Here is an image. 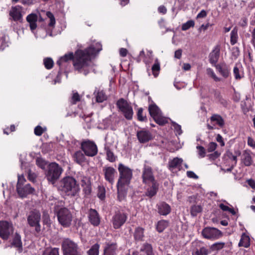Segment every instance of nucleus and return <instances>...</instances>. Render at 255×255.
<instances>
[{"label":"nucleus","mask_w":255,"mask_h":255,"mask_svg":"<svg viewBox=\"0 0 255 255\" xmlns=\"http://www.w3.org/2000/svg\"><path fill=\"white\" fill-rule=\"evenodd\" d=\"M153 119L157 124L160 126H163L168 122L166 119L159 117V115L154 118Z\"/></svg>","instance_id":"nucleus-48"},{"label":"nucleus","mask_w":255,"mask_h":255,"mask_svg":"<svg viewBox=\"0 0 255 255\" xmlns=\"http://www.w3.org/2000/svg\"><path fill=\"white\" fill-rule=\"evenodd\" d=\"M157 212L160 215L166 216L171 212L170 206L165 202H161L156 205Z\"/></svg>","instance_id":"nucleus-25"},{"label":"nucleus","mask_w":255,"mask_h":255,"mask_svg":"<svg viewBox=\"0 0 255 255\" xmlns=\"http://www.w3.org/2000/svg\"><path fill=\"white\" fill-rule=\"evenodd\" d=\"M216 71L224 78H228L231 75V68L225 62H221L214 66Z\"/></svg>","instance_id":"nucleus-17"},{"label":"nucleus","mask_w":255,"mask_h":255,"mask_svg":"<svg viewBox=\"0 0 255 255\" xmlns=\"http://www.w3.org/2000/svg\"><path fill=\"white\" fill-rule=\"evenodd\" d=\"M25 182V179L23 176H18V181L16 185V188L18 187V185H19V186H22L24 185L23 184Z\"/></svg>","instance_id":"nucleus-61"},{"label":"nucleus","mask_w":255,"mask_h":255,"mask_svg":"<svg viewBox=\"0 0 255 255\" xmlns=\"http://www.w3.org/2000/svg\"><path fill=\"white\" fill-rule=\"evenodd\" d=\"M187 175L188 177L194 179H197L198 178V176L192 171H188L187 172Z\"/></svg>","instance_id":"nucleus-64"},{"label":"nucleus","mask_w":255,"mask_h":255,"mask_svg":"<svg viewBox=\"0 0 255 255\" xmlns=\"http://www.w3.org/2000/svg\"><path fill=\"white\" fill-rule=\"evenodd\" d=\"M253 153L249 149L243 151L241 155V163L245 166H250L253 165L254 160L252 155Z\"/></svg>","instance_id":"nucleus-18"},{"label":"nucleus","mask_w":255,"mask_h":255,"mask_svg":"<svg viewBox=\"0 0 255 255\" xmlns=\"http://www.w3.org/2000/svg\"><path fill=\"white\" fill-rule=\"evenodd\" d=\"M7 46L4 36L0 35V50H3Z\"/></svg>","instance_id":"nucleus-53"},{"label":"nucleus","mask_w":255,"mask_h":255,"mask_svg":"<svg viewBox=\"0 0 255 255\" xmlns=\"http://www.w3.org/2000/svg\"><path fill=\"white\" fill-rule=\"evenodd\" d=\"M36 165L41 169H44L46 165V161L42 158L38 157L36 159Z\"/></svg>","instance_id":"nucleus-50"},{"label":"nucleus","mask_w":255,"mask_h":255,"mask_svg":"<svg viewBox=\"0 0 255 255\" xmlns=\"http://www.w3.org/2000/svg\"><path fill=\"white\" fill-rule=\"evenodd\" d=\"M54 211L59 224L63 228H69L72 225L73 215L69 209L66 207L60 208L58 204H55Z\"/></svg>","instance_id":"nucleus-3"},{"label":"nucleus","mask_w":255,"mask_h":255,"mask_svg":"<svg viewBox=\"0 0 255 255\" xmlns=\"http://www.w3.org/2000/svg\"><path fill=\"white\" fill-rule=\"evenodd\" d=\"M117 108L128 120L132 119L133 111L131 105L123 98L120 99L116 103Z\"/></svg>","instance_id":"nucleus-7"},{"label":"nucleus","mask_w":255,"mask_h":255,"mask_svg":"<svg viewBox=\"0 0 255 255\" xmlns=\"http://www.w3.org/2000/svg\"><path fill=\"white\" fill-rule=\"evenodd\" d=\"M197 149H198V154L199 157L200 158H203L206 155V151L204 147L201 145H198L197 146Z\"/></svg>","instance_id":"nucleus-52"},{"label":"nucleus","mask_w":255,"mask_h":255,"mask_svg":"<svg viewBox=\"0 0 255 255\" xmlns=\"http://www.w3.org/2000/svg\"><path fill=\"white\" fill-rule=\"evenodd\" d=\"M11 244L12 246L17 249L19 252L21 253L22 251V245L21 240V237L17 233H15L14 235Z\"/></svg>","instance_id":"nucleus-28"},{"label":"nucleus","mask_w":255,"mask_h":255,"mask_svg":"<svg viewBox=\"0 0 255 255\" xmlns=\"http://www.w3.org/2000/svg\"><path fill=\"white\" fill-rule=\"evenodd\" d=\"M217 146V144L216 142H210L208 146L207 150L208 152H212L214 151Z\"/></svg>","instance_id":"nucleus-59"},{"label":"nucleus","mask_w":255,"mask_h":255,"mask_svg":"<svg viewBox=\"0 0 255 255\" xmlns=\"http://www.w3.org/2000/svg\"><path fill=\"white\" fill-rule=\"evenodd\" d=\"M98 197L101 200H104L105 198V189L103 187H99L98 189V193L97 194Z\"/></svg>","instance_id":"nucleus-56"},{"label":"nucleus","mask_w":255,"mask_h":255,"mask_svg":"<svg viewBox=\"0 0 255 255\" xmlns=\"http://www.w3.org/2000/svg\"><path fill=\"white\" fill-rule=\"evenodd\" d=\"M46 15L50 20L48 25L51 27L54 26L55 24V19L54 15L50 11L47 12Z\"/></svg>","instance_id":"nucleus-51"},{"label":"nucleus","mask_w":255,"mask_h":255,"mask_svg":"<svg viewBox=\"0 0 255 255\" xmlns=\"http://www.w3.org/2000/svg\"><path fill=\"white\" fill-rule=\"evenodd\" d=\"M219 206L220 208L223 211H228L231 213L233 215H235L236 214V211L233 208H231L223 203L220 204Z\"/></svg>","instance_id":"nucleus-47"},{"label":"nucleus","mask_w":255,"mask_h":255,"mask_svg":"<svg viewBox=\"0 0 255 255\" xmlns=\"http://www.w3.org/2000/svg\"><path fill=\"white\" fill-rule=\"evenodd\" d=\"M141 179L142 183L144 184H149V182L157 181L154 177L152 168L146 164L143 165L142 168Z\"/></svg>","instance_id":"nucleus-13"},{"label":"nucleus","mask_w":255,"mask_h":255,"mask_svg":"<svg viewBox=\"0 0 255 255\" xmlns=\"http://www.w3.org/2000/svg\"><path fill=\"white\" fill-rule=\"evenodd\" d=\"M44 129L41 126H37L34 128V134L37 136H40L44 132Z\"/></svg>","instance_id":"nucleus-58"},{"label":"nucleus","mask_w":255,"mask_h":255,"mask_svg":"<svg viewBox=\"0 0 255 255\" xmlns=\"http://www.w3.org/2000/svg\"><path fill=\"white\" fill-rule=\"evenodd\" d=\"M127 219L128 214L123 211L115 212L111 219L113 228L115 229H120L126 223Z\"/></svg>","instance_id":"nucleus-9"},{"label":"nucleus","mask_w":255,"mask_h":255,"mask_svg":"<svg viewBox=\"0 0 255 255\" xmlns=\"http://www.w3.org/2000/svg\"><path fill=\"white\" fill-rule=\"evenodd\" d=\"M226 247V243L224 242H218L211 245L209 248L210 252H218Z\"/></svg>","instance_id":"nucleus-32"},{"label":"nucleus","mask_w":255,"mask_h":255,"mask_svg":"<svg viewBox=\"0 0 255 255\" xmlns=\"http://www.w3.org/2000/svg\"><path fill=\"white\" fill-rule=\"evenodd\" d=\"M152 71L153 72V75L156 76V74L155 72H158L160 70V65L158 63H154L152 67Z\"/></svg>","instance_id":"nucleus-60"},{"label":"nucleus","mask_w":255,"mask_h":255,"mask_svg":"<svg viewBox=\"0 0 255 255\" xmlns=\"http://www.w3.org/2000/svg\"><path fill=\"white\" fill-rule=\"evenodd\" d=\"M137 138L140 143H144L149 141L152 138L151 132L145 129H142L137 131Z\"/></svg>","instance_id":"nucleus-19"},{"label":"nucleus","mask_w":255,"mask_h":255,"mask_svg":"<svg viewBox=\"0 0 255 255\" xmlns=\"http://www.w3.org/2000/svg\"><path fill=\"white\" fill-rule=\"evenodd\" d=\"M102 49V46L99 42L91 45L84 50H77L75 54L69 52L61 57L56 62L60 67L71 60H73V66L75 70L83 73L85 76L89 73V66L91 59Z\"/></svg>","instance_id":"nucleus-1"},{"label":"nucleus","mask_w":255,"mask_h":255,"mask_svg":"<svg viewBox=\"0 0 255 255\" xmlns=\"http://www.w3.org/2000/svg\"><path fill=\"white\" fill-rule=\"evenodd\" d=\"M42 255H59V249L54 248L50 251H46L43 253Z\"/></svg>","instance_id":"nucleus-54"},{"label":"nucleus","mask_w":255,"mask_h":255,"mask_svg":"<svg viewBox=\"0 0 255 255\" xmlns=\"http://www.w3.org/2000/svg\"><path fill=\"white\" fill-rule=\"evenodd\" d=\"M207 74L208 76H210L212 78L215 82H220L221 81V78L218 77L213 69L210 68H208L207 69Z\"/></svg>","instance_id":"nucleus-45"},{"label":"nucleus","mask_w":255,"mask_h":255,"mask_svg":"<svg viewBox=\"0 0 255 255\" xmlns=\"http://www.w3.org/2000/svg\"><path fill=\"white\" fill-rule=\"evenodd\" d=\"M119 177L117 183L118 199L122 201L126 197L127 186H128L133 176L132 170L122 163L119 164Z\"/></svg>","instance_id":"nucleus-2"},{"label":"nucleus","mask_w":255,"mask_h":255,"mask_svg":"<svg viewBox=\"0 0 255 255\" xmlns=\"http://www.w3.org/2000/svg\"><path fill=\"white\" fill-rule=\"evenodd\" d=\"M248 144L253 148H255V141L251 137H249L248 138Z\"/></svg>","instance_id":"nucleus-63"},{"label":"nucleus","mask_w":255,"mask_h":255,"mask_svg":"<svg viewBox=\"0 0 255 255\" xmlns=\"http://www.w3.org/2000/svg\"><path fill=\"white\" fill-rule=\"evenodd\" d=\"M73 158L74 161L79 164H82L85 160L84 154L80 150L74 153Z\"/></svg>","instance_id":"nucleus-33"},{"label":"nucleus","mask_w":255,"mask_h":255,"mask_svg":"<svg viewBox=\"0 0 255 255\" xmlns=\"http://www.w3.org/2000/svg\"><path fill=\"white\" fill-rule=\"evenodd\" d=\"M43 224L48 226L50 225L51 222L49 215L44 212L43 214Z\"/></svg>","instance_id":"nucleus-55"},{"label":"nucleus","mask_w":255,"mask_h":255,"mask_svg":"<svg viewBox=\"0 0 255 255\" xmlns=\"http://www.w3.org/2000/svg\"><path fill=\"white\" fill-rule=\"evenodd\" d=\"M100 245L98 243L93 245L87 251V255H99Z\"/></svg>","instance_id":"nucleus-37"},{"label":"nucleus","mask_w":255,"mask_h":255,"mask_svg":"<svg viewBox=\"0 0 255 255\" xmlns=\"http://www.w3.org/2000/svg\"><path fill=\"white\" fill-rule=\"evenodd\" d=\"M210 250L205 247H201L199 249H196L194 251V255H208L210 253Z\"/></svg>","instance_id":"nucleus-38"},{"label":"nucleus","mask_w":255,"mask_h":255,"mask_svg":"<svg viewBox=\"0 0 255 255\" xmlns=\"http://www.w3.org/2000/svg\"><path fill=\"white\" fill-rule=\"evenodd\" d=\"M22 7L19 5L12 6L9 11V19L14 21L22 22Z\"/></svg>","instance_id":"nucleus-15"},{"label":"nucleus","mask_w":255,"mask_h":255,"mask_svg":"<svg viewBox=\"0 0 255 255\" xmlns=\"http://www.w3.org/2000/svg\"><path fill=\"white\" fill-rule=\"evenodd\" d=\"M41 214L36 210L29 212L27 216V223L31 227H34L33 234L35 236L38 237L41 233Z\"/></svg>","instance_id":"nucleus-5"},{"label":"nucleus","mask_w":255,"mask_h":255,"mask_svg":"<svg viewBox=\"0 0 255 255\" xmlns=\"http://www.w3.org/2000/svg\"><path fill=\"white\" fill-rule=\"evenodd\" d=\"M118 250V245L116 242L106 243L103 255H116Z\"/></svg>","instance_id":"nucleus-20"},{"label":"nucleus","mask_w":255,"mask_h":255,"mask_svg":"<svg viewBox=\"0 0 255 255\" xmlns=\"http://www.w3.org/2000/svg\"><path fill=\"white\" fill-rule=\"evenodd\" d=\"M62 248L64 255H81L78 251L77 245L69 239H65L62 242Z\"/></svg>","instance_id":"nucleus-8"},{"label":"nucleus","mask_w":255,"mask_h":255,"mask_svg":"<svg viewBox=\"0 0 255 255\" xmlns=\"http://www.w3.org/2000/svg\"><path fill=\"white\" fill-rule=\"evenodd\" d=\"M183 162V159L178 157H175L168 162V168L170 170L179 168Z\"/></svg>","instance_id":"nucleus-30"},{"label":"nucleus","mask_w":255,"mask_h":255,"mask_svg":"<svg viewBox=\"0 0 255 255\" xmlns=\"http://www.w3.org/2000/svg\"><path fill=\"white\" fill-rule=\"evenodd\" d=\"M38 19V15L36 13H31L28 14L26 20L29 24L30 29L33 31L37 27V21Z\"/></svg>","instance_id":"nucleus-24"},{"label":"nucleus","mask_w":255,"mask_h":255,"mask_svg":"<svg viewBox=\"0 0 255 255\" xmlns=\"http://www.w3.org/2000/svg\"><path fill=\"white\" fill-rule=\"evenodd\" d=\"M105 149L106 151L107 159L111 162H114L116 160V157L114 153L110 150L109 147H105Z\"/></svg>","instance_id":"nucleus-42"},{"label":"nucleus","mask_w":255,"mask_h":255,"mask_svg":"<svg viewBox=\"0 0 255 255\" xmlns=\"http://www.w3.org/2000/svg\"><path fill=\"white\" fill-rule=\"evenodd\" d=\"M143 111L142 108H139L137 112V120L140 122H146L147 120L146 115L143 114Z\"/></svg>","instance_id":"nucleus-43"},{"label":"nucleus","mask_w":255,"mask_h":255,"mask_svg":"<svg viewBox=\"0 0 255 255\" xmlns=\"http://www.w3.org/2000/svg\"><path fill=\"white\" fill-rule=\"evenodd\" d=\"M225 155L227 156L229 159L234 161V164H235V165H237L238 161L237 156L234 155L232 152L228 150L226 152Z\"/></svg>","instance_id":"nucleus-49"},{"label":"nucleus","mask_w":255,"mask_h":255,"mask_svg":"<svg viewBox=\"0 0 255 255\" xmlns=\"http://www.w3.org/2000/svg\"><path fill=\"white\" fill-rule=\"evenodd\" d=\"M169 225V222L162 220L158 221L156 225V230L159 233H162Z\"/></svg>","instance_id":"nucleus-35"},{"label":"nucleus","mask_w":255,"mask_h":255,"mask_svg":"<svg viewBox=\"0 0 255 255\" xmlns=\"http://www.w3.org/2000/svg\"><path fill=\"white\" fill-rule=\"evenodd\" d=\"M220 54V48L219 45H216L209 54V58L210 63L215 66L217 65Z\"/></svg>","instance_id":"nucleus-22"},{"label":"nucleus","mask_w":255,"mask_h":255,"mask_svg":"<svg viewBox=\"0 0 255 255\" xmlns=\"http://www.w3.org/2000/svg\"><path fill=\"white\" fill-rule=\"evenodd\" d=\"M105 179L111 185L115 182V178L117 174L116 170L112 166H105L103 168Z\"/></svg>","instance_id":"nucleus-14"},{"label":"nucleus","mask_w":255,"mask_h":255,"mask_svg":"<svg viewBox=\"0 0 255 255\" xmlns=\"http://www.w3.org/2000/svg\"><path fill=\"white\" fill-rule=\"evenodd\" d=\"M94 95L97 103H102L107 99V96L103 90L96 88L94 92Z\"/></svg>","instance_id":"nucleus-26"},{"label":"nucleus","mask_w":255,"mask_h":255,"mask_svg":"<svg viewBox=\"0 0 255 255\" xmlns=\"http://www.w3.org/2000/svg\"><path fill=\"white\" fill-rule=\"evenodd\" d=\"M148 111L150 115L153 118L157 117L159 114V109L155 104L150 105L148 107Z\"/></svg>","instance_id":"nucleus-36"},{"label":"nucleus","mask_w":255,"mask_h":255,"mask_svg":"<svg viewBox=\"0 0 255 255\" xmlns=\"http://www.w3.org/2000/svg\"><path fill=\"white\" fill-rule=\"evenodd\" d=\"M81 149L86 155L93 157L98 152V148L94 142L87 140L82 142Z\"/></svg>","instance_id":"nucleus-12"},{"label":"nucleus","mask_w":255,"mask_h":255,"mask_svg":"<svg viewBox=\"0 0 255 255\" xmlns=\"http://www.w3.org/2000/svg\"><path fill=\"white\" fill-rule=\"evenodd\" d=\"M233 74L237 80L241 79L244 77L242 66L239 64H236L233 69Z\"/></svg>","instance_id":"nucleus-29"},{"label":"nucleus","mask_w":255,"mask_h":255,"mask_svg":"<svg viewBox=\"0 0 255 255\" xmlns=\"http://www.w3.org/2000/svg\"><path fill=\"white\" fill-rule=\"evenodd\" d=\"M62 190L67 195L74 197L76 196L79 191L80 187L75 178L70 176L64 177L61 181Z\"/></svg>","instance_id":"nucleus-4"},{"label":"nucleus","mask_w":255,"mask_h":255,"mask_svg":"<svg viewBox=\"0 0 255 255\" xmlns=\"http://www.w3.org/2000/svg\"><path fill=\"white\" fill-rule=\"evenodd\" d=\"M210 120L212 122H215L216 125L220 128H223L225 125V121L223 118L218 114H213L210 117Z\"/></svg>","instance_id":"nucleus-31"},{"label":"nucleus","mask_w":255,"mask_h":255,"mask_svg":"<svg viewBox=\"0 0 255 255\" xmlns=\"http://www.w3.org/2000/svg\"><path fill=\"white\" fill-rule=\"evenodd\" d=\"M17 193L21 197H25L27 195L32 194L35 189L32 187L29 184H26L25 185L19 186L16 188Z\"/></svg>","instance_id":"nucleus-21"},{"label":"nucleus","mask_w":255,"mask_h":255,"mask_svg":"<svg viewBox=\"0 0 255 255\" xmlns=\"http://www.w3.org/2000/svg\"><path fill=\"white\" fill-rule=\"evenodd\" d=\"M81 100V97L77 92L73 91L72 95L70 99L69 100V102L71 105H75L78 102H80Z\"/></svg>","instance_id":"nucleus-41"},{"label":"nucleus","mask_w":255,"mask_h":255,"mask_svg":"<svg viewBox=\"0 0 255 255\" xmlns=\"http://www.w3.org/2000/svg\"><path fill=\"white\" fill-rule=\"evenodd\" d=\"M14 228L12 223L7 221H0V237L6 240L13 234Z\"/></svg>","instance_id":"nucleus-10"},{"label":"nucleus","mask_w":255,"mask_h":255,"mask_svg":"<svg viewBox=\"0 0 255 255\" xmlns=\"http://www.w3.org/2000/svg\"><path fill=\"white\" fill-rule=\"evenodd\" d=\"M63 170L56 163L52 162L48 166L46 174L47 179L51 183L54 184L59 179Z\"/></svg>","instance_id":"nucleus-6"},{"label":"nucleus","mask_w":255,"mask_h":255,"mask_svg":"<svg viewBox=\"0 0 255 255\" xmlns=\"http://www.w3.org/2000/svg\"><path fill=\"white\" fill-rule=\"evenodd\" d=\"M140 252L143 253L145 255H155L152 245L147 243H144L142 245L140 249Z\"/></svg>","instance_id":"nucleus-27"},{"label":"nucleus","mask_w":255,"mask_h":255,"mask_svg":"<svg viewBox=\"0 0 255 255\" xmlns=\"http://www.w3.org/2000/svg\"><path fill=\"white\" fill-rule=\"evenodd\" d=\"M144 229L141 227H137L135 229L134 233V238L136 241H142L143 240Z\"/></svg>","instance_id":"nucleus-34"},{"label":"nucleus","mask_w":255,"mask_h":255,"mask_svg":"<svg viewBox=\"0 0 255 255\" xmlns=\"http://www.w3.org/2000/svg\"><path fill=\"white\" fill-rule=\"evenodd\" d=\"M238 38V30L235 27L231 32L230 42L231 45H234L237 42Z\"/></svg>","instance_id":"nucleus-39"},{"label":"nucleus","mask_w":255,"mask_h":255,"mask_svg":"<svg viewBox=\"0 0 255 255\" xmlns=\"http://www.w3.org/2000/svg\"><path fill=\"white\" fill-rule=\"evenodd\" d=\"M216 139L217 141L220 143L221 146H224L225 145V142L223 140V138L220 134H217Z\"/></svg>","instance_id":"nucleus-62"},{"label":"nucleus","mask_w":255,"mask_h":255,"mask_svg":"<svg viewBox=\"0 0 255 255\" xmlns=\"http://www.w3.org/2000/svg\"><path fill=\"white\" fill-rule=\"evenodd\" d=\"M202 235L204 238L213 241L222 237L223 233L217 228L206 227L202 230Z\"/></svg>","instance_id":"nucleus-11"},{"label":"nucleus","mask_w":255,"mask_h":255,"mask_svg":"<svg viewBox=\"0 0 255 255\" xmlns=\"http://www.w3.org/2000/svg\"><path fill=\"white\" fill-rule=\"evenodd\" d=\"M88 218L90 223L94 226H98L100 223V218L95 209H90L88 212Z\"/></svg>","instance_id":"nucleus-23"},{"label":"nucleus","mask_w":255,"mask_h":255,"mask_svg":"<svg viewBox=\"0 0 255 255\" xmlns=\"http://www.w3.org/2000/svg\"><path fill=\"white\" fill-rule=\"evenodd\" d=\"M43 64L45 68L49 70L53 68L54 62L52 58L47 57L43 59Z\"/></svg>","instance_id":"nucleus-44"},{"label":"nucleus","mask_w":255,"mask_h":255,"mask_svg":"<svg viewBox=\"0 0 255 255\" xmlns=\"http://www.w3.org/2000/svg\"><path fill=\"white\" fill-rule=\"evenodd\" d=\"M202 211V207L200 205H193L191 207L190 213L191 215L193 216H196L197 215L201 213Z\"/></svg>","instance_id":"nucleus-40"},{"label":"nucleus","mask_w":255,"mask_h":255,"mask_svg":"<svg viewBox=\"0 0 255 255\" xmlns=\"http://www.w3.org/2000/svg\"><path fill=\"white\" fill-rule=\"evenodd\" d=\"M173 126L174 128V132L176 133V134L180 135L182 133V130L181 129V127L180 125L174 123L173 124Z\"/></svg>","instance_id":"nucleus-57"},{"label":"nucleus","mask_w":255,"mask_h":255,"mask_svg":"<svg viewBox=\"0 0 255 255\" xmlns=\"http://www.w3.org/2000/svg\"><path fill=\"white\" fill-rule=\"evenodd\" d=\"M194 25V21L193 20H190L182 24L181 29L182 30L185 31L189 29L191 27H193Z\"/></svg>","instance_id":"nucleus-46"},{"label":"nucleus","mask_w":255,"mask_h":255,"mask_svg":"<svg viewBox=\"0 0 255 255\" xmlns=\"http://www.w3.org/2000/svg\"><path fill=\"white\" fill-rule=\"evenodd\" d=\"M145 192V195L149 197L152 198L157 193L159 189V183L157 181L149 182V184H144Z\"/></svg>","instance_id":"nucleus-16"}]
</instances>
